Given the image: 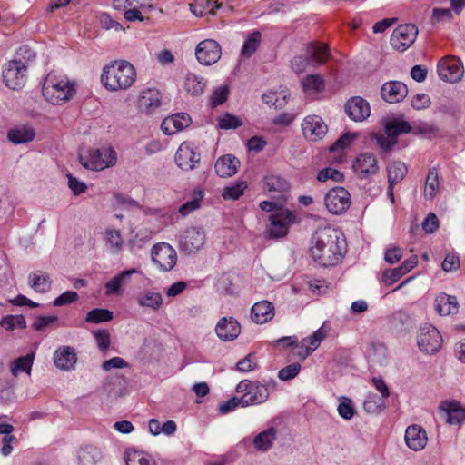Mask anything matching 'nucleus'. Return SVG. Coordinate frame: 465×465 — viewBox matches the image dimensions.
I'll return each instance as SVG.
<instances>
[{
  "label": "nucleus",
  "mask_w": 465,
  "mask_h": 465,
  "mask_svg": "<svg viewBox=\"0 0 465 465\" xmlns=\"http://www.w3.org/2000/svg\"><path fill=\"white\" fill-rule=\"evenodd\" d=\"M346 252L345 239L341 232L327 226L315 232L310 248L314 262L322 267H331L341 262Z\"/></svg>",
  "instance_id": "1"
},
{
  "label": "nucleus",
  "mask_w": 465,
  "mask_h": 465,
  "mask_svg": "<svg viewBox=\"0 0 465 465\" xmlns=\"http://www.w3.org/2000/svg\"><path fill=\"white\" fill-rule=\"evenodd\" d=\"M135 80V68L125 60L114 61L105 65L101 74L103 86L110 92L127 90Z\"/></svg>",
  "instance_id": "2"
},
{
  "label": "nucleus",
  "mask_w": 465,
  "mask_h": 465,
  "mask_svg": "<svg viewBox=\"0 0 465 465\" xmlns=\"http://www.w3.org/2000/svg\"><path fill=\"white\" fill-rule=\"evenodd\" d=\"M42 93L46 101L58 105L70 101L75 94V84L56 71L47 74L45 78Z\"/></svg>",
  "instance_id": "3"
},
{
  "label": "nucleus",
  "mask_w": 465,
  "mask_h": 465,
  "mask_svg": "<svg viewBox=\"0 0 465 465\" xmlns=\"http://www.w3.org/2000/svg\"><path fill=\"white\" fill-rule=\"evenodd\" d=\"M79 161L85 169L101 171L114 166L117 154L113 148L91 149L86 154L79 155Z\"/></svg>",
  "instance_id": "4"
},
{
  "label": "nucleus",
  "mask_w": 465,
  "mask_h": 465,
  "mask_svg": "<svg viewBox=\"0 0 465 465\" xmlns=\"http://www.w3.org/2000/svg\"><path fill=\"white\" fill-rule=\"evenodd\" d=\"M26 73L27 66L21 60L8 61L3 65V82L12 90H19L26 83Z\"/></svg>",
  "instance_id": "5"
},
{
  "label": "nucleus",
  "mask_w": 465,
  "mask_h": 465,
  "mask_svg": "<svg viewBox=\"0 0 465 465\" xmlns=\"http://www.w3.org/2000/svg\"><path fill=\"white\" fill-rule=\"evenodd\" d=\"M417 343L424 353L434 354L441 348L442 336L435 326L424 323L419 329Z\"/></svg>",
  "instance_id": "6"
},
{
  "label": "nucleus",
  "mask_w": 465,
  "mask_h": 465,
  "mask_svg": "<svg viewBox=\"0 0 465 465\" xmlns=\"http://www.w3.org/2000/svg\"><path fill=\"white\" fill-rule=\"evenodd\" d=\"M439 77L447 83H458L464 75L461 61L454 55H448L440 59L437 64Z\"/></svg>",
  "instance_id": "7"
},
{
  "label": "nucleus",
  "mask_w": 465,
  "mask_h": 465,
  "mask_svg": "<svg viewBox=\"0 0 465 465\" xmlns=\"http://www.w3.org/2000/svg\"><path fill=\"white\" fill-rule=\"evenodd\" d=\"M151 256L153 263L162 272L171 271L177 262L176 251L166 242H159L153 245Z\"/></svg>",
  "instance_id": "8"
},
{
  "label": "nucleus",
  "mask_w": 465,
  "mask_h": 465,
  "mask_svg": "<svg viewBox=\"0 0 465 465\" xmlns=\"http://www.w3.org/2000/svg\"><path fill=\"white\" fill-rule=\"evenodd\" d=\"M266 232L270 238H281L287 234L289 226L295 221V215L289 210H281L270 215Z\"/></svg>",
  "instance_id": "9"
},
{
  "label": "nucleus",
  "mask_w": 465,
  "mask_h": 465,
  "mask_svg": "<svg viewBox=\"0 0 465 465\" xmlns=\"http://www.w3.org/2000/svg\"><path fill=\"white\" fill-rule=\"evenodd\" d=\"M326 209L332 214H341L351 205L350 193L343 187H334L324 197Z\"/></svg>",
  "instance_id": "10"
},
{
  "label": "nucleus",
  "mask_w": 465,
  "mask_h": 465,
  "mask_svg": "<svg viewBox=\"0 0 465 465\" xmlns=\"http://www.w3.org/2000/svg\"><path fill=\"white\" fill-rule=\"evenodd\" d=\"M206 235L201 227L186 229L180 236L179 248L185 253H193L199 251L205 243Z\"/></svg>",
  "instance_id": "11"
},
{
  "label": "nucleus",
  "mask_w": 465,
  "mask_h": 465,
  "mask_svg": "<svg viewBox=\"0 0 465 465\" xmlns=\"http://www.w3.org/2000/svg\"><path fill=\"white\" fill-rule=\"evenodd\" d=\"M221 46L213 39H205L200 42L195 48L197 61L206 66L215 64L221 58Z\"/></svg>",
  "instance_id": "12"
},
{
  "label": "nucleus",
  "mask_w": 465,
  "mask_h": 465,
  "mask_svg": "<svg viewBox=\"0 0 465 465\" xmlns=\"http://www.w3.org/2000/svg\"><path fill=\"white\" fill-rule=\"evenodd\" d=\"M199 162L200 153L193 143L184 142L179 146L175 153V163L182 170L191 171Z\"/></svg>",
  "instance_id": "13"
},
{
  "label": "nucleus",
  "mask_w": 465,
  "mask_h": 465,
  "mask_svg": "<svg viewBox=\"0 0 465 465\" xmlns=\"http://www.w3.org/2000/svg\"><path fill=\"white\" fill-rule=\"evenodd\" d=\"M303 136L312 142L322 140L327 134L328 127L323 120L315 114L306 116L302 123Z\"/></svg>",
  "instance_id": "14"
},
{
  "label": "nucleus",
  "mask_w": 465,
  "mask_h": 465,
  "mask_svg": "<svg viewBox=\"0 0 465 465\" xmlns=\"http://www.w3.org/2000/svg\"><path fill=\"white\" fill-rule=\"evenodd\" d=\"M353 170L361 179H368L379 171L377 158L372 153H361L353 163Z\"/></svg>",
  "instance_id": "15"
},
{
  "label": "nucleus",
  "mask_w": 465,
  "mask_h": 465,
  "mask_svg": "<svg viewBox=\"0 0 465 465\" xmlns=\"http://www.w3.org/2000/svg\"><path fill=\"white\" fill-rule=\"evenodd\" d=\"M276 385L275 381H270L267 385L262 384L259 381L252 382L247 393L242 396V407L251 405H258L265 402L270 396L269 386Z\"/></svg>",
  "instance_id": "16"
},
{
  "label": "nucleus",
  "mask_w": 465,
  "mask_h": 465,
  "mask_svg": "<svg viewBox=\"0 0 465 465\" xmlns=\"http://www.w3.org/2000/svg\"><path fill=\"white\" fill-rule=\"evenodd\" d=\"M345 112L352 121L362 122L370 116L371 108L365 99L355 96L347 101Z\"/></svg>",
  "instance_id": "17"
},
{
  "label": "nucleus",
  "mask_w": 465,
  "mask_h": 465,
  "mask_svg": "<svg viewBox=\"0 0 465 465\" xmlns=\"http://www.w3.org/2000/svg\"><path fill=\"white\" fill-rule=\"evenodd\" d=\"M192 124L190 115L186 113H177L169 117H166L161 124L162 131L167 134H174Z\"/></svg>",
  "instance_id": "18"
},
{
  "label": "nucleus",
  "mask_w": 465,
  "mask_h": 465,
  "mask_svg": "<svg viewBox=\"0 0 465 465\" xmlns=\"http://www.w3.org/2000/svg\"><path fill=\"white\" fill-rule=\"evenodd\" d=\"M139 271L133 268L129 270H124L114 276L109 282H107L104 285V294L106 296L113 295H121L123 293V290L128 283L129 278L135 273H138Z\"/></svg>",
  "instance_id": "19"
},
{
  "label": "nucleus",
  "mask_w": 465,
  "mask_h": 465,
  "mask_svg": "<svg viewBox=\"0 0 465 465\" xmlns=\"http://www.w3.org/2000/svg\"><path fill=\"white\" fill-rule=\"evenodd\" d=\"M217 336L223 341H232L241 332L239 322L232 317L222 318L215 327Z\"/></svg>",
  "instance_id": "20"
},
{
  "label": "nucleus",
  "mask_w": 465,
  "mask_h": 465,
  "mask_svg": "<svg viewBox=\"0 0 465 465\" xmlns=\"http://www.w3.org/2000/svg\"><path fill=\"white\" fill-rule=\"evenodd\" d=\"M162 95L157 89L148 88L141 93L138 106L141 112L151 114L161 105Z\"/></svg>",
  "instance_id": "21"
},
{
  "label": "nucleus",
  "mask_w": 465,
  "mask_h": 465,
  "mask_svg": "<svg viewBox=\"0 0 465 465\" xmlns=\"http://www.w3.org/2000/svg\"><path fill=\"white\" fill-rule=\"evenodd\" d=\"M381 94L388 103H398L407 95V86L402 82L391 81L382 85Z\"/></svg>",
  "instance_id": "22"
},
{
  "label": "nucleus",
  "mask_w": 465,
  "mask_h": 465,
  "mask_svg": "<svg viewBox=\"0 0 465 465\" xmlns=\"http://www.w3.org/2000/svg\"><path fill=\"white\" fill-rule=\"evenodd\" d=\"M437 312L441 316L454 315L459 312V302L456 296L440 293L434 300Z\"/></svg>",
  "instance_id": "23"
},
{
  "label": "nucleus",
  "mask_w": 465,
  "mask_h": 465,
  "mask_svg": "<svg viewBox=\"0 0 465 465\" xmlns=\"http://www.w3.org/2000/svg\"><path fill=\"white\" fill-rule=\"evenodd\" d=\"M274 306L268 301H261L253 304L251 311L252 320L257 324H263L274 317Z\"/></svg>",
  "instance_id": "24"
},
{
  "label": "nucleus",
  "mask_w": 465,
  "mask_h": 465,
  "mask_svg": "<svg viewBox=\"0 0 465 465\" xmlns=\"http://www.w3.org/2000/svg\"><path fill=\"white\" fill-rule=\"evenodd\" d=\"M278 436V431L274 427H270L259 432L252 439L253 448L260 452L269 451L274 445Z\"/></svg>",
  "instance_id": "25"
},
{
  "label": "nucleus",
  "mask_w": 465,
  "mask_h": 465,
  "mask_svg": "<svg viewBox=\"0 0 465 465\" xmlns=\"http://www.w3.org/2000/svg\"><path fill=\"white\" fill-rule=\"evenodd\" d=\"M239 164L240 162L235 156L226 154L217 159L214 168L220 177L227 178L237 173Z\"/></svg>",
  "instance_id": "26"
},
{
  "label": "nucleus",
  "mask_w": 465,
  "mask_h": 465,
  "mask_svg": "<svg viewBox=\"0 0 465 465\" xmlns=\"http://www.w3.org/2000/svg\"><path fill=\"white\" fill-rule=\"evenodd\" d=\"M207 86V81L204 77L195 74L194 73H187L183 79V88L192 96L202 95Z\"/></svg>",
  "instance_id": "27"
},
{
  "label": "nucleus",
  "mask_w": 465,
  "mask_h": 465,
  "mask_svg": "<svg viewBox=\"0 0 465 465\" xmlns=\"http://www.w3.org/2000/svg\"><path fill=\"white\" fill-rule=\"evenodd\" d=\"M306 53L314 65H321L327 62L331 54L326 44L312 42L307 45Z\"/></svg>",
  "instance_id": "28"
},
{
  "label": "nucleus",
  "mask_w": 465,
  "mask_h": 465,
  "mask_svg": "<svg viewBox=\"0 0 465 465\" xmlns=\"http://www.w3.org/2000/svg\"><path fill=\"white\" fill-rule=\"evenodd\" d=\"M55 366L61 370H70L76 362V353L73 347L64 346L54 355Z\"/></svg>",
  "instance_id": "29"
},
{
  "label": "nucleus",
  "mask_w": 465,
  "mask_h": 465,
  "mask_svg": "<svg viewBox=\"0 0 465 465\" xmlns=\"http://www.w3.org/2000/svg\"><path fill=\"white\" fill-rule=\"evenodd\" d=\"M440 409L445 413V420L450 425H459L465 420V408L458 402H444Z\"/></svg>",
  "instance_id": "30"
},
{
  "label": "nucleus",
  "mask_w": 465,
  "mask_h": 465,
  "mask_svg": "<svg viewBox=\"0 0 465 465\" xmlns=\"http://www.w3.org/2000/svg\"><path fill=\"white\" fill-rule=\"evenodd\" d=\"M52 279L50 275L42 271L30 273L28 276V284L36 292L45 293L51 290Z\"/></svg>",
  "instance_id": "31"
},
{
  "label": "nucleus",
  "mask_w": 465,
  "mask_h": 465,
  "mask_svg": "<svg viewBox=\"0 0 465 465\" xmlns=\"http://www.w3.org/2000/svg\"><path fill=\"white\" fill-rule=\"evenodd\" d=\"M428 443L426 430L420 425L409 426V449L415 451L423 450Z\"/></svg>",
  "instance_id": "32"
},
{
  "label": "nucleus",
  "mask_w": 465,
  "mask_h": 465,
  "mask_svg": "<svg viewBox=\"0 0 465 465\" xmlns=\"http://www.w3.org/2000/svg\"><path fill=\"white\" fill-rule=\"evenodd\" d=\"M35 136V130L28 126H20L8 131L7 138L14 144L29 143Z\"/></svg>",
  "instance_id": "33"
},
{
  "label": "nucleus",
  "mask_w": 465,
  "mask_h": 465,
  "mask_svg": "<svg viewBox=\"0 0 465 465\" xmlns=\"http://www.w3.org/2000/svg\"><path fill=\"white\" fill-rule=\"evenodd\" d=\"M137 302L142 307L157 311L163 305V297L160 292L146 290L138 295Z\"/></svg>",
  "instance_id": "34"
},
{
  "label": "nucleus",
  "mask_w": 465,
  "mask_h": 465,
  "mask_svg": "<svg viewBox=\"0 0 465 465\" xmlns=\"http://www.w3.org/2000/svg\"><path fill=\"white\" fill-rule=\"evenodd\" d=\"M35 354L30 353L21 356L10 362V371L14 377H17L21 372L31 373Z\"/></svg>",
  "instance_id": "35"
},
{
  "label": "nucleus",
  "mask_w": 465,
  "mask_h": 465,
  "mask_svg": "<svg viewBox=\"0 0 465 465\" xmlns=\"http://www.w3.org/2000/svg\"><path fill=\"white\" fill-rule=\"evenodd\" d=\"M390 43L392 48L400 53L407 49V25H400L393 30Z\"/></svg>",
  "instance_id": "36"
},
{
  "label": "nucleus",
  "mask_w": 465,
  "mask_h": 465,
  "mask_svg": "<svg viewBox=\"0 0 465 465\" xmlns=\"http://www.w3.org/2000/svg\"><path fill=\"white\" fill-rule=\"evenodd\" d=\"M440 183L438 172L435 168L429 170L425 184H424V197L432 200L439 192Z\"/></svg>",
  "instance_id": "37"
},
{
  "label": "nucleus",
  "mask_w": 465,
  "mask_h": 465,
  "mask_svg": "<svg viewBox=\"0 0 465 465\" xmlns=\"http://www.w3.org/2000/svg\"><path fill=\"white\" fill-rule=\"evenodd\" d=\"M367 356L372 363L382 365L386 361L387 348L383 343L372 342L367 350Z\"/></svg>",
  "instance_id": "38"
},
{
  "label": "nucleus",
  "mask_w": 465,
  "mask_h": 465,
  "mask_svg": "<svg viewBox=\"0 0 465 465\" xmlns=\"http://www.w3.org/2000/svg\"><path fill=\"white\" fill-rule=\"evenodd\" d=\"M384 129L386 135L397 140L399 134L407 133V121L392 118L385 123Z\"/></svg>",
  "instance_id": "39"
},
{
  "label": "nucleus",
  "mask_w": 465,
  "mask_h": 465,
  "mask_svg": "<svg viewBox=\"0 0 465 465\" xmlns=\"http://www.w3.org/2000/svg\"><path fill=\"white\" fill-rule=\"evenodd\" d=\"M100 458V451L92 445L82 447L78 451L81 465H94Z\"/></svg>",
  "instance_id": "40"
},
{
  "label": "nucleus",
  "mask_w": 465,
  "mask_h": 465,
  "mask_svg": "<svg viewBox=\"0 0 465 465\" xmlns=\"http://www.w3.org/2000/svg\"><path fill=\"white\" fill-rule=\"evenodd\" d=\"M135 0H115V4L117 6H121L124 5L125 8H128L124 15V18L128 21H143L144 17L143 16L141 11L138 9V5L134 4Z\"/></svg>",
  "instance_id": "41"
},
{
  "label": "nucleus",
  "mask_w": 465,
  "mask_h": 465,
  "mask_svg": "<svg viewBox=\"0 0 465 465\" xmlns=\"http://www.w3.org/2000/svg\"><path fill=\"white\" fill-rule=\"evenodd\" d=\"M261 42V34L260 32H253L250 34L246 41L244 42L241 54L243 57L249 58L251 57L255 51L258 49Z\"/></svg>",
  "instance_id": "42"
},
{
  "label": "nucleus",
  "mask_w": 465,
  "mask_h": 465,
  "mask_svg": "<svg viewBox=\"0 0 465 465\" xmlns=\"http://www.w3.org/2000/svg\"><path fill=\"white\" fill-rule=\"evenodd\" d=\"M289 185L285 179L277 175H268L264 178V189L268 192L282 193L288 190Z\"/></svg>",
  "instance_id": "43"
},
{
  "label": "nucleus",
  "mask_w": 465,
  "mask_h": 465,
  "mask_svg": "<svg viewBox=\"0 0 465 465\" xmlns=\"http://www.w3.org/2000/svg\"><path fill=\"white\" fill-rule=\"evenodd\" d=\"M106 245L114 254L118 253L123 247V239L117 230H107L105 235Z\"/></svg>",
  "instance_id": "44"
},
{
  "label": "nucleus",
  "mask_w": 465,
  "mask_h": 465,
  "mask_svg": "<svg viewBox=\"0 0 465 465\" xmlns=\"http://www.w3.org/2000/svg\"><path fill=\"white\" fill-rule=\"evenodd\" d=\"M125 462L126 465H156L152 458L136 450L126 453Z\"/></svg>",
  "instance_id": "45"
},
{
  "label": "nucleus",
  "mask_w": 465,
  "mask_h": 465,
  "mask_svg": "<svg viewBox=\"0 0 465 465\" xmlns=\"http://www.w3.org/2000/svg\"><path fill=\"white\" fill-rule=\"evenodd\" d=\"M113 312L107 309H94L88 312L85 322L93 323H100L109 322L113 319Z\"/></svg>",
  "instance_id": "46"
},
{
  "label": "nucleus",
  "mask_w": 465,
  "mask_h": 465,
  "mask_svg": "<svg viewBox=\"0 0 465 465\" xmlns=\"http://www.w3.org/2000/svg\"><path fill=\"white\" fill-rule=\"evenodd\" d=\"M246 188L247 184L245 182H237L231 186L225 187L222 195L224 200H237L243 194Z\"/></svg>",
  "instance_id": "47"
},
{
  "label": "nucleus",
  "mask_w": 465,
  "mask_h": 465,
  "mask_svg": "<svg viewBox=\"0 0 465 465\" xmlns=\"http://www.w3.org/2000/svg\"><path fill=\"white\" fill-rule=\"evenodd\" d=\"M406 262L407 261H404L401 266L386 270L382 275V282L387 285H391L399 281L401 277L407 272V269L405 268Z\"/></svg>",
  "instance_id": "48"
},
{
  "label": "nucleus",
  "mask_w": 465,
  "mask_h": 465,
  "mask_svg": "<svg viewBox=\"0 0 465 465\" xmlns=\"http://www.w3.org/2000/svg\"><path fill=\"white\" fill-rule=\"evenodd\" d=\"M405 173L406 166L404 163L391 164L388 170V181L390 183V188H391L392 185L397 183L399 181H401L404 178Z\"/></svg>",
  "instance_id": "49"
},
{
  "label": "nucleus",
  "mask_w": 465,
  "mask_h": 465,
  "mask_svg": "<svg viewBox=\"0 0 465 465\" xmlns=\"http://www.w3.org/2000/svg\"><path fill=\"white\" fill-rule=\"evenodd\" d=\"M436 132L437 128L430 123L419 122L412 124H409V134L430 135L436 134Z\"/></svg>",
  "instance_id": "50"
},
{
  "label": "nucleus",
  "mask_w": 465,
  "mask_h": 465,
  "mask_svg": "<svg viewBox=\"0 0 465 465\" xmlns=\"http://www.w3.org/2000/svg\"><path fill=\"white\" fill-rule=\"evenodd\" d=\"M302 83L306 92H318L323 88V79L318 74L307 75Z\"/></svg>",
  "instance_id": "51"
},
{
  "label": "nucleus",
  "mask_w": 465,
  "mask_h": 465,
  "mask_svg": "<svg viewBox=\"0 0 465 465\" xmlns=\"http://www.w3.org/2000/svg\"><path fill=\"white\" fill-rule=\"evenodd\" d=\"M338 413L344 420H351L355 414L352 401L347 397H341L338 406Z\"/></svg>",
  "instance_id": "52"
},
{
  "label": "nucleus",
  "mask_w": 465,
  "mask_h": 465,
  "mask_svg": "<svg viewBox=\"0 0 465 465\" xmlns=\"http://www.w3.org/2000/svg\"><path fill=\"white\" fill-rule=\"evenodd\" d=\"M320 341L317 338L311 335L306 339H303L301 342V351H298L297 354L302 356V358H306L309 356L314 350H316L319 345Z\"/></svg>",
  "instance_id": "53"
},
{
  "label": "nucleus",
  "mask_w": 465,
  "mask_h": 465,
  "mask_svg": "<svg viewBox=\"0 0 465 465\" xmlns=\"http://www.w3.org/2000/svg\"><path fill=\"white\" fill-rule=\"evenodd\" d=\"M371 138L376 141L377 145L384 153L390 152L392 149V147L397 143L398 141L394 140V138L386 135V134H383L380 133L372 134Z\"/></svg>",
  "instance_id": "54"
},
{
  "label": "nucleus",
  "mask_w": 465,
  "mask_h": 465,
  "mask_svg": "<svg viewBox=\"0 0 465 465\" xmlns=\"http://www.w3.org/2000/svg\"><path fill=\"white\" fill-rule=\"evenodd\" d=\"M229 88L226 85H222L215 88L210 97V104L212 107H216L223 104L228 97Z\"/></svg>",
  "instance_id": "55"
},
{
  "label": "nucleus",
  "mask_w": 465,
  "mask_h": 465,
  "mask_svg": "<svg viewBox=\"0 0 465 465\" xmlns=\"http://www.w3.org/2000/svg\"><path fill=\"white\" fill-rule=\"evenodd\" d=\"M343 178L344 175L341 172L331 167L321 170L317 175V179L320 182H326L329 179H331L335 182H341L343 180Z\"/></svg>",
  "instance_id": "56"
},
{
  "label": "nucleus",
  "mask_w": 465,
  "mask_h": 465,
  "mask_svg": "<svg viewBox=\"0 0 465 465\" xmlns=\"http://www.w3.org/2000/svg\"><path fill=\"white\" fill-rule=\"evenodd\" d=\"M219 127L221 129H235L240 127L242 124V120L232 114H225L219 120Z\"/></svg>",
  "instance_id": "57"
},
{
  "label": "nucleus",
  "mask_w": 465,
  "mask_h": 465,
  "mask_svg": "<svg viewBox=\"0 0 465 465\" xmlns=\"http://www.w3.org/2000/svg\"><path fill=\"white\" fill-rule=\"evenodd\" d=\"M94 336L97 346L101 351H105L108 350L111 344V337L110 333L107 330H98L94 332Z\"/></svg>",
  "instance_id": "58"
},
{
  "label": "nucleus",
  "mask_w": 465,
  "mask_h": 465,
  "mask_svg": "<svg viewBox=\"0 0 465 465\" xmlns=\"http://www.w3.org/2000/svg\"><path fill=\"white\" fill-rule=\"evenodd\" d=\"M300 371V363L294 362L281 369L278 372V378L282 381H289L296 377Z\"/></svg>",
  "instance_id": "59"
},
{
  "label": "nucleus",
  "mask_w": 465,
  "mask_h": 465,
  "mask_svg": "<svg viewBox=\"0 0 465 465\" xmlns=\"http://www.w3.org/2000/svg\"><path fill=\"white\" fill-rule=\"evenodd\" d=\"M460 257L456 253H448L446 254L442 263L441 268L444 272H450L453 271H457L460 268Z\"/></svg>",
  "instance_id": "60"
},
{
  "label": "nucleus",
  "mask_w": 465,
  "mask_h": 465,
  "mask_svg": "<svg viewBox=\"0 0 465 465\" xmlns=\"http://www.w3.org/2000/svg\"><path fill=\"white\" fill-rule=\"evenodd\" d=\"M357 137L356 134H344L341 135L331 147V152H340L348 147L352 141Z\"/></svg>",
  "instance_id": "61"
},
{
  "label": "nucleus",
  "mask_w": 465,
  "mask_h": 465,
  "mask_svg": "<svg viewBox=\"0 0 465 465\" xmlns=\"http://www.w3.org/2000/svg\"><path fill=\"white\" fill-rule=\"evenodd\" d=\"M58 321V317L55 315L52 316H39L35 319L34 323L32 324V328L35 331H42L49 327L51 324L56 322Z\"/></svg>",
  "instance_id": "62"
},
{
  "label": "nucleus",
  "mask_w": 465,
  "mask_h": 465,
  "mask_svg": "<svg viewBox=\"0 0 465 465\" xmlns=\"http://www.w3.org/2000/svg\"><path fill=\"white\" fill-rule=\"evenodd\" d=\"M407 321V313L403 310H400L393 313L391 324V328H393L397 331H405V322Z\"/></svg>",
  "instance_id": "63"
},
{
  "label": "nucleus",
  "mask_w": 465,
  "mask_h": 465,
  "mask_svg": "<svg viewBox=\"0 0 465 465\" xmlns=\"http://www.w3.org/2000/svg\"><path fill=\"white\" fill-rule=\"evenodd\" d=\"M422 229L427 233L434 232L440 225L438 217L434 213H430L422 222Z\"/></svg>",
  "instance_id": "64"
}]
</instances>
